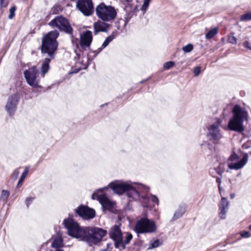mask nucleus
<instances>
[{"label": "nucleus", "mask_w": 251, "mask_h": 251, "mask_svg": "<svg viewBox=\"0 0 251 251\" xmlns=\"http://www.w3.org/2000/svg\"><path fill=\"white\" fill-rule=\"evenodd\" d=\"M193 49V46L191 44H189L182 48V50L184 52L187 53V52H189L191 51H192Z\"/></svg>", "instance_id": "72a5a7b5"}, {"label": "nucleus", "mask_w": 251, "mask_h": 251, "mask_svg": "<svg viewBox=\"0 0 251 251\" xmlns=\"http://www.w3.org/2000/svg\"><path fill=\"white\" fill-rule=\"evenodd\" d=\"M19 98L17 94H14L9 97L5 105V109L9 115H13L16 110Z\"/></svg>", "instance_id": "ddd939ff"}, {"label": "nucleus", "mask_w": 251, "mask_h": 251, "mask_svg": "<svg viewBox=\"0 0 251 251\" xmlns=\"http://www.w3.org/2000/svg\"><path fill=\"white\" fill-rule=\"evenodd\" d=\"M219 207L220 210L219 215L220 218L222 219H226V214L228 209L229 201L226 198L222 197Z\"/></svg>", "instance_id": "f3484780"}, {"label": "nucleus", "mask_w": 251, "mask_h": 251, "mask_svg": "<svg viewBox=\"0 0 251 251\" xmlns=\"http://www.w3.org/2000/svg\"><path fill=\"white\" fill-rule=\"evenodd\" d=\"M146 81V79H145V80H143V81H140V83H144V82H145Z\"/></svg>", "instance_id": "3c124183"}, {"label": "nucleus", "mask_w": 251, "mask_h": 251, "mask_svg": "<svg viewBox=\"0 0 251 251\" xmlns=\"http://www.w3.org/2000/svg\"><path fill=\"white\" fill-rule=\"evenodd\" d=\"M132 0H126L127 2L131 1Z\"/></svg>", "instance_id": "864d4df0"}, {"label": "nucleus", "mask_w": 251, "mask_h": 251, "mask_svg": "<svg viewBox=\"0 0 251 251\" xmlns=\"http://www.w3.org/2000/svg\"><path fill=\"white\" fill-rule=\"evenodd\" d=\"M175 65V63L173 61H168L167 62H165L164 65L163 67L165 69L168 70L173 67Z\"/></svg>", "instance_id": "c9c22d12"}, {"label": "nucleus", "mask_w": 251, "mask_h": 251, "mask_svg": "<svg viewBox=\"0 0 251 251\" xmlns=\"http://www.w3.org/2000/svg\"><path fill=\"white\" fill-rule=\"evenodd\" d=\"M230 196V198L231 199H233L235 197V194H231Z\"/></svg>", "instance_id": "09e8293b"}, {"label": "nucleus", "mask_w": 251, "mask_h": 251, "mask_svg": "<svg viewBox=\"0 0 251 251\" xmlns=\"http://www.w3.org/2000/svg\"><path fill=\"white\" fill-rule=\"evenodd\" d=\"M50 57H46L43 61L41 66V72L43 75H44L49 71L50 69L49 63L51 60Z\"/></svg>", "instance_id": "412c9836"}, {"label": "nucleus", "mask_w": 251, "mask_h": 251, "mask_svg": "<svg viewBox=\"0 0 251 251\" xmlns=\"http://www.w3.org/2000/svg\"><path fill=\"white\" fill-rule=\"evenodd\" d=\"M123 235H124V237L125 238L124 240H123V239H122V242H123V244L124 245L123 248L117 247V248L119 249L120 250H124L125 248L126 245L128 244L130 242V240L132 239V238L133 237L132 234L129 232H125V233H124ZM122 238H123V235H122Z\"/></svg>", "instance_id": "4be33fe9"}, {"label": "nucleus", "mask_w": 251, "mask_h": 251, "mask_svg": "<svg viewBox=\"0 0 251 251\" xmlns=\"http://www.w3.org/2000/svg\"><path fill=\"white\" fill-rule=\"evenodd\" d=\"M240 20L242 22H246L251 20V12L242 15L240 17Z\"/></svg>", "instance_id": "c756f323"}, {"label": "nucleus", "mask_w": 251, "mask_h": 251, "mask_svg": "<svg viewBox=\"0 0 251 251\" xmlns=\"http://www.w3.org/2000/svg\"><path fill=\"white\" fill-rule=\"evenodd\" d=\"M101 50L102 49L100 48L97 50L90 51L88 54V60L92 61Z\"/></svg>", "instance_id": "bb28decb"}, {"label": "nucleus", "mask_w": 251, "mask_h": 251, "mask_svg": "<svg viewBox=\"0 0 251 251\" xmlns=\"http://www.w3.org/2000/svg\"><path fill=\"white\" fill-rule=\"evenodd\" d=\"M34 198L32 197H28L26 198L25 200V203L27 207H28L29 205L32 202L33 200H34Z\"/></svg>", "instance_id": "a19ab883"}, {"label": "nucleus", "mask_w": 251, "mask_h": 251, "mask_svg": "<svg viewBox=\"0 0 251 251\" xmlns=\"http://www.w3.org/2000/svg\"><path fill=\"white\" fill-rule=\"evenodd\" d=\"M120 21L124 22V26L125 27L128 22V20L127 19V18H126L125 20H120Z\"/></svg>", "instance_id": "de8ad7c7"}, {"label": "nucleus", "mask_w": 251, "mask_h": 251, "mask_svg": "<svg viewBox=\"0 0 251 251\" xmlns=\"http://www.w3.org/2000/svg\"><path fill=\"white\" fill-rule=\"evenodd\" d=\"M243 45L245 48L251 50V45L248 41H245Z\"/></svg>", "instance_id": "79ce46f5"}, {"label": "nucleus", "mask_w": 251, "mask_h": 251, "mask_svg": "<svg viewBox=\"0 0 251 251\" xmlns=\"http://www.w3.org/2000/svg\"><path fill=\"white\" fill-rule=\"evenodd\" d=\"M75 210L80 217L86 220L93 219L96 215L95 211L87 206L81 205Z\"/></svg>", "instance_id": "4468645a"}, {"label": "nucleus", "mask_w": 251, "mask_h": 251, "mask_svg": "<svg viewBox=\"0 0 251 251\" xmlns=\"http://www.w3.org/2000/svg\"><path fill=\"white\" fill-rule=\"evenodd\" d=\"M16 10V7L15 6H13L9 9L10 14L8 16V18L10 19H12L15 16V12Z\"/></svg>", "instance_id": "f704fd0d"}, {"label": "nucleus", "mask_w": 251, "mask_h": 251, "mask_svg": "<svg viewBox=\"0 0 251 251\" xmlns=\"http://www.w3.org/2000/svg\"><path fill=\"white\" fill-rule=\"evenodd\" d=\"M218 189H219V191L220 192V193H221V189H222L221 185H218Z\"/></svg>", "instance_id": "8fccbe9b"}, {"label": "nucleus", "mask_w": 251, "mask_h": 251, "mask_svg": "<svg viewBox=\"0 0 251 251\" xmlns=\"http://www.w3.org/2000/svg\"><path fill=\"white\" fill-rule=\"evenodd\" d=\"M201 67L200 66H197L195 68L193 73L195 76H198L201 72Z\"/></svg>", "instance_id": "ea45409f"}, {"label": "nucleus", "mask_w": 251, "mask_h": 251, "mask_svg": "<svg viewBox=\"0 0 251 251\" xmlns=\"http://www.w3.org/2000/svg\"><path fill=\"white\" fill-rule=\"evenodd\" d=\"M232 117L228 122L227 127L230 130L241 133L245 129L244 122L248 120V111L240 105L236 104L232 110Z\"/></svg>", "instance_id": "f03ea898"}, {"label": "nucleus", "mask_w": 251, "mask_h": 251, "mask_svg": "<svg viewBox=\"0 0 251 251\" xmlns=\"http://www.w3.org/2000/svg\"><path fill=\"white\" fill-rule=\"evenodd\" d=\"M105 22L102 20L98 21L94 24L95 34H97L99 32H107L108 31L110 25Z\"/></svg>", "instance_id": "a211bd4d"}, {"label": "nucleus", "mask_w": 251, "mask_h": 251, "mask_svg": "<svg viewBox=\"0 0 251 251\" xmlns=\"http://www.w3.org/2000/svg\"><path fill=\"white\" fill-rule=\"evenodd\" d=\"M221 123L222 120L218 119L216 122L210 125L207 127V136L209 140L214 144H219L223 137V133L219 128Z\"/></svg>", "instance_id": "1a4fd4ad"}, {"label": "nucleus", "mask_w": 251, "mask_h": 251, "mask_svg": "<svg viewBox=\"0 0 251 251\" xmlns=\"http://www.w3.org/2000/svg\"><path fill=\"white\" fill-rule=\"evenodd\" d=\"M63 245V240L61 237H56L54 238L51 244V246L53 248H59L62 247Z\"/></svg>", "instance_id": "a878e982"}, {"label": "nucleus", "mask_w": 251, "mask_h": 251, "mask_svg": "<svg viewBox=\"0 0 251 251\" xmlns=\"http://www.w3.org/2000/svg\"><path fill=\"white\" fill-rule=\"evenodd\" d=\"M19 173H20V172H19V170H18V169H15V170L13 171V173H12V175H11V177H12V178L13 179H14V180H16V179H17V178H18V176H19Z\"/></svg>", "instance_id": "e433bc0d"}, {"label": "nucleus", "mask_w": 251, "mask_h": 251, "mask_svg": "<svg viewBox=\"0 0 251 251\" xmlns=\"http://www.w3.org/2000/svg\"><path fill=\"white\" fill-rule=\"evenodd\" d=\"M52 27H56L61 31L72 35L73 29L68 20L62 16H56L49 23Z\"/></svg>", "instance_id": "0eeeda50"}, {"label": "nucleus", "mask_w": 251, "mask_h": 251, "mask_svg": "<svg viewBox=\"0 0 251 251\" xmlns=\"http://www.w3.org/2000/svg\"><path fill=\"white\" fill-rule=\"evenodd\" d=\"M210 145V144L205 141H203L202 142V143H200V146H201V149H202L203 148V147H205L207 145Z\"/></svg>", "instance_id": "c03bdc74"}, {"label": "nucleus", "mask_w": 251, "mask_h": 251, "mask_svg": "<svg viewBox=\"0 0 251 251\" xmlns=\"http://www.w3.org/2000/svg\"><path fill=\"white\" fill-rule=\"evenodd\" d=\"M250 233L248 231H244L241 233L242 237L248 238L249 237Z\"/></svg>", "instance_id": "37998d69"}, {"label": "nucleus", "mask_w": 251, "mask_h": 251, "mask_svg": "<svg viewBox=\"0 0 251 251\" xmlns=\"http://www.w3.org/2000/svg\"><path fill=\"white\" fill-rule=\"evenodd\" d=\"M122 232L119 226H113L109 231L110 237L114 241L115 246L117 247L123 248L124 245L122 242Z\"/></svg>", "instance_id": "f8f14e48"}, {"label": "nucleus", "mask_w": 251, "mask_h": 251, "mask_svg": "<svg viewBox=\"0 0 251 251\" xmlns=\"http://www.w3.org/2000/svg\"><path fill=\"white\" fill-rule=\"evenodd\" d=\"M93 36L92 33L90 30L84 31L81 35L79 44L82 50H85L86 48H89L92 42Z\"/></svg>", "instance_id": "2eb2a0df"}, {"label": "nucleus", "mask_w": 251, "mask_h": 251, "mask_svg": "<svg viewBox=\"0 0 251 251\" xmlns=\"http://www.w3.org/2000/svg\"><path fill=\"white\" fill-rule=\"evenodd\" d=\"M76 7L85 16H91L94 12L92 0H77Z\"/></svg>", "instance_id": "9b49d317"}, {"label": "nucleus", "mask_w": 251, "mask_h": 251, "mask_svg": "<svg viewBox=\"0 0 251 251\" xmlns=\"http://www.w3.org/2000/svg\"><path fill=\"white\" fill-rule=\"evenodd\" d=\"M9 196V193L6 190H2L1 192V198L4 199L5 200H7Z\"/></svg>", "instance_id": "4c0bfd02"}, {"label": "nucleus", "mask_w": 251, "mask_h": 251, "mask_svg": "<svg viewBox=\"0 0 251 251\" xmlns=\"http://www.w3.org/2000/svg\"><path fill=\"white\" fill-rule=\"evenodd\" d=\"M63 223L69 235L80 240L84 227H81L73 219H65Z\"/></svg>", "instance_id": "6e6552de"}, {"label": "nucleus", "mask_w": 251, "mask_h": 251, "mask_svg": "<svg viewBox=\"0 0 251 251\" xmlns=\"http://www.w3.org/2000/svg\"><path fill=\"white\" fill-rule=\"evenodd\" d=\"M227 41L229 43H231L233 45H235L237 43L236 39L233 36H229Z\"/></svg>", "instance_id": "58836bf2"}, {"label": "nucleus", "mask_w": 251, "mask_h": 251, "mask_svg": "<svg viewBox=\"0 0 251 251\" xmlns=\"http://www.w3.org/2000/svg\"><path fill=\"white\" fill-rule=\"evenodd\" d=\"M224 172V171L223 168L220 166H219L216 168H211L209 170V174L213 177H216V174L222 176Z\"/></svg>", "instance_id": "5701e85b"}, {"label": "nucleus", "mask_w": 251, "mask_h": 251, "mask_svg": "<svg viewBox=\"0 0 251 251\" xmlns=\"http://www.w3.org/2000/svg\"><path fill=\"white\" fill-rule=\"evenodd\" d=\"M248 160V155L245 153L243 157L239 161L235 163H232L228 164V167L231 170H239L243 168L247 164Z\"/></svg>", "instance_id": "6ab92c4d"}, {"label": "nucleus", "mask_w": 251, "mask_h": 251, "mask_svg": "<svg viewBox=\"0 0 251 251\" xmlns=\"http://www.w3.org/2000/svg\"><path fill=\"white\" fill-rule=\"evenodd\" d=\"M28 172H29V167L26 166L25 168L24 171L23 172V173L18 181V183L17 185V188H20L22 186V183H23V181H24L25 178L26 177Z\"/></svg>", "instance_id": "393cba45"}, {"label": "nucleus", "mask_w": 251, "mask_h": 251, "mask_svg": "<svg viewBox=\"0 0 251 251\" xmlns=\"http://www.w3.org/2000/svg\"><path fill=\"white\" fill-rule=\"evenodd\" d=\"M59 35V31L55 30L50 31L43 37L41 46L42 54L47 53L48 57L54 59L58 45L56 39Z\"/></svg>", "instance_id": "7ed1b4c3"}, {"label": "nucleus", "mask_w": 251, "mask_h": 251, "mask_svg": "<svg viewBox=\"0 0 251 251\" xmlns=\"http://www.w3.org/2000/svg\"><path fill=\"white\" fill-rule=\"evenodd\" d=\"M96 13L98 17L103 21L110 22L114 20L117 16V11L111 6L101 2L96 8Z\"/></svg>", "instance_id": "423d86ee"}, {"label": "nucleus", "mask_w": 251, "mask_h": 251, "mask_svg": "<svg viewBox=\"0 0 251 251\" xmlns=\"http://www.w3.org/2000/svg\"><path fill=\"white\" fill-rule=\"evenodd\" d=\"M108 188H110L115 193L119 195L126 193L129 198L134 200L140 199V193L149 191V188L142 184L118 180L111 182L107 187H105L103 189Z\"/></svg>", "instance_id": "f257e3e1"}, {"label": "nucleus", "mask_w": 251, "mask_h": 251, "mask_svg": "<svg viewBox=\"0 0 251 251\" xmlns=\"http://www.w3.org/2000/svg\"><path fill=\"white\" fill-rule=\"evenodd\" d=\"M114 36L113 35H111L108 36L102 44V47L103 48L106 47L108 44L114 39Z\"/></svg>", "instance_id": "7c9ffc66"}, {"label": "nucleus", "mask_w": 251, "mask_h": 251, "mask_svg": "<svg viewBox=\"0 0 251 251\" xmlns=\"http://www.w3.org/2000/svg\"><path fill=\"white\" fill-rule=\"evenodd\" d=\"M186 207L187 205L185 204L179 205L178 208L174 214L173 220H176L182 217L186 211Z\"/></svg>", "instance_id": "aec40b11"}, {"label": "nucleus", "mask_w": 251, "mask_h": 251, "mask_svg": "<svg viewBox=\"0 0 251 251\" xmlns=\"http://www.w3.org/2000/svg\"><path fill=\"white\" fill-rule=\"evenodd\" d=\"M151 0H144L143 4L141 7V10L145 13L147 10L150 3Z\"/></svg>", "instance_id": "2f4dec72"}, {"label": "nucleus", "mask_w": 251, "mask_h": 251, "mask_svg": "<svg viewBox=\"0 0 251 251\" xmlns=\"http://www.w3.org/2000/svg\"><path fill=\"white\" fill-rule=\"evenodd\" d=\"M80 241L92 246L100 243L106 235L107 231L96 226L84 227Z\"/></svg>", "instance_id": "20e7f679"}, {"label": "nucleus", "mask_w": 251, "mask_h": 251, "mask_svg": "<svg viewBox=\"0 0 251 251\" xmlns=\"http://www.w3.org/2000/svg\"><path fill=\"white\" fill-rule=\"evenodd\" d=\"M249 228H250V229H251V225H250V226H249Z\"/></svg>", "instance_id": "5fc2aeb1"}, {"label": "nucleus", "mask_w": 251, "mask_h": 251, "mask_svg": "<svg viewBox=\"0 0 251 251\" xmlns=\"http://www.w3.org/2000/svg\"><path fill=\"white\" fill-rule=\"evenodd\" d=\"M147 192H142L140 193H146ZM140 194V198L141 197L144 200H151L152 202L154 203L158 204V198L154 195H150V196L148 194H145V195H141Z\"/></svg>", "instance_id": "b1692460"}, {"label": "nucleus", "mask_w": 251, "mask_h": 251, "mask_svg": "<svg viewBox=\"0 0 251 251\" xmlns=\"http://www.w3.org/2000/svg\"><path fill=\"white\" fill-rule=\"evenodd\" d=\"M162 241L159 239H156L152 242H151L148 247V250H151L154 248H157L162 245Z\"/></svg>", "instance_id": "cd10ccee"}, {"label": "nucleus", "mask_w": 251, "mask_h": 251, "mask_svg": "<svg viewBox=\"0 0 251 251\" xmlns=\"http://www.w3.org/2000/svg\"><path fill=\"white\" fill-rule=\"evenodd\" d=\"M157 230V226L152 220L148 219L146 216L140 218L135 224L134 231L138 234H151L154 233Z\"/></svg>", "instance_id": "39448f33"}, {"label": "nucleus", "mask_w": 251, "mask_h": 251, "mask_svg": "<svg viewBox=\"0 0 251 251\" xmlns=\"http://www.w3.org/2000/svg\"><path fill=\"white\" fill-rule=\"evenodd\" d=\"M239 158V156L235 153V152L233 151L229 157L228 160L230 161H235L238 160Z\"/></svg>", "instance_id": "473e14b6"}, {"label": "nucleus", "mask_w": 251, "mask_h": 251, "mask_svg": "<svg viewBox=\"0 0 251 251\" xmlns=\"http://www.w3.org/2000/svg\"><path fill=\"white\" fill-rule=\"evenodd\" d=\"M5 0H0V6L1 7H6L7 6V3H5Z\"/></svg>", "instance_id": "49530a36"}, {"label": "nucleus", "mask_w": 251, "mask_h": 251, "mask_svg": "<svg viewBox=\"0 0 251 251\" xmlns=\"http://www.w3.org/2000/svg\"><path fill=\"white\" fill-rule=\"evenodd\" d=\"M216 182L218 184V185H221L222 183V176L216 177Z\"/></svg>", "instance_id": "a18cd8bd"}, {"label": "nucleus", "mask_w": 251, "mask_h": 251, "mask_svg": "<svg viewBox=\"0 0 251 251\" xmlns=\"http://www.w3.org/2000/svg\"><path fill=\"white\" fill-rule=\"evenodd\" d=\"M56 251H63L61 249H57Z\"/></svg>", "instance_id": "603ef678"}, {"label": "nucleus", "mask_w": 251, "mask_h": 251, "mask_svg": "<svg viewBox=\"0 0 251 251\" xmlns=\"http://www.w3.org/2000/svg\"><path fill=\"white\" fill-rule=\"evenodd\" d=\"M218 33V29L217 28H214L209 31L205 34V38L208 39H210L214 37Z\"/></svg>", "instance_id": "c85d7f7f"}, {"label": "nucleus", "mask_w": 251, "mask_h": 251, "mask_svg": "<svg viewBox=\"0 0 251 251\" xmlns=\"http://www.w3.org/2000/svg\"><path fill=\"white\" fill-rule=\"evenodd\" d=\"M96 196L98 200L101 204L102 207L104 209H110L113 207V204L111 201L107 198L104 194L98 195L97 193H94L92 196V199H95Z\"/></svg>", "instance_id": "dca6fc26"}, {"label": "nucleus", "mask_w": 251, "mask_h": 251, "mask_svg": "<svg viewBox=\"0 0 251 251\" xmlns=\"http://www.w3.org/2000/svg\"><path fill=\"white\" fill-rule=\"evenodd\" d=\"M38 73L39 71L36 66L29 68L28 70L24 71V75L28 85L34 88L38 87Z\"/></svg>", "instance_id": "9d476101"}]
</instances>
